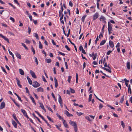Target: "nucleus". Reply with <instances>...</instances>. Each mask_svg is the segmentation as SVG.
Segmentation results:
<instances>
[{"mask_svg": "<svg viewBox=\"0 0 132 132\" xmlns=\"http://www.w3.org/2000/svg\"><path fill=\"white\" fill-rule=\"evenodd\" d=\"M69 123L71 125L73 126L75 132H77L78 131L77 125L76 123L70 120V121Z\"/></svg>", "mask_w": 132, "mask_h": 132, "instance_id": "1", "label": "nucleus"}, {"mask_svg": "<svg viewBox=\"0 0 132 132\" xmlns=\"http://www.w3.org/2000/svg\"><path fill=\"white\" fill-rule=\"evenodd\" d=\"M32 86L36 88L40 86V84L37 81L33 82Z\"/></svg>", "mask_w": 132, "mask_h": 132, "instance_id": "2", "label": "nucleus"}, {"mask_svg": "<svg viewBox=\"0 0 132 132\" xmlns=\"http://www.w3.org/2000/svg\"><path fill=\"white\" fill-rule=\"evenodd\" d=\"M21 111L23 113V115L24 116L26 117L27 118H29V117H28V116L27 113H26V111L24 110L23 109H21Z\"/></svg>", "mask_w": 132, "mask_h": 132, "instance_id": "3", "label": "nucleus"}, {"mask_svg": "<svg viewBox=\"0 0 132 132\" xmlns=\"http://www.w3.org/2000/svg\"><path fill=\"white\" fill-rule=\"evenodd\" d=\"M30 73L32 77L34 78H37V77L35 75V73L33 71L31 70L30 71Z\"/></svg>", "mask_w": 132, "mask_h": 132, "instance_id": "4", "label": "nucleus"}, {"mask_svg": "<svg viewBox=\"0 0 132 132\" xmlns=\"http://www.w3.org/2000/svg\"><path fill=\"white\" fill-rule=\"evenodd\" d=\"M99 16V14L98 13H96L94 15H93V20H95Z\"/></svg>", "mask_w": 132, "mask_h": 132, "instance_id": "5", "label": "nucleus"}, {"mask_svg": "<svg viewBox=\"0 0 132 132\" xmlns=\"http://www.w3.org/2000/svg\"><path fill=\"white\" fill-rule=\"evenodd\" d=\"M16 79L17 81V84L18 86L20 87L21 88L22 85L20 84V81L18 78H16Z\"/></svg>", "mask_w": 132, "mask_h": 132, "instance_id": "6", "label": "nucleus"}, {"mask_svg": "<svg viewBox=\"0 0 132 132\" xmlns=\"http://www.w3.org/2000/svg\"><path fill=\"white\" fill-rule=\"evenodd\" d=\"M0 36H1L2 38H3L7 42L9 43V41L8 38H6L3 35L1 34H0Z\"/></svg>", "mask_w": 132, "mask_h": 132, "instance_id": "7", "label": "nucleus"}, {"mask_svg": "<svg viewBox=\"0 0 132 132\" xmlns=\"http://www.w3.org/2000/svg\"><path fill=\"white\" fill-rule=\"evenodd\" d=\"M5 103L4 102H2L1 104L0 109H2L5 108Z\"/></svg>", "mask_w": 132, "mask_h": 132, "instance_id": "8", "label": "nucleus"}, {"mask_svg": "<svg viewBox=\"0 0 132 132\" xmlns=\"http://www.w3.org/2000/svg\"><path fill=\"white\" fill-rule=\"evenodd\" d=\"M109 45L110 47L113 48L114 47V44L113 43L112 41L110 40L109 42Z\"/></svg>", "mask_w": 132, "mask_h": 132, "instance_id": "9", "label": "nucleus"}, {"mask_svg": "<svg viewBox=\"0 0 132 132\" xmlns=\"http://www.w3.org/2000/svg\"><path fill=\"white\" fill-rule=\"evenodd\" d=\"M63 123L64 124V127L67 128H68V125L67 124L66 122L65 121L64 119L63 120Z\"/></svg>", "mask_w": 132, "mask_h": 132, "instance_id": "10", "label": "nucleus"}, {"mask_svg": "<svg viewBox=\"0 0 132 132\" xmlns=\"http://www.w3.org/2000/svg\"><path fill=\"white\" fill-rule=\"evenodd\" d=\"M12 123L15 128H16L17 126V124L13 120H12Z\"/></svg>", "mask_w": 132, "mask_h": 132, "instance_id": "11", "label": "nucleus"}, {"mask_svg": "<svg viewBox=\"0 0 132 132\" xmlns=\"http://www.w3.org/2000/svg\"><path fill=\"white\" fill-rule=\"evenodd\" d=\"M17 57L21 59V55L18 52H16L15 53Z\"/></svg>", "mask_w": 132, "mask_h": 132, "instance_id": "12", "label": "nucleus"}, {"mask_svg": "<svg viewBox=\"0 0 132 132\" xmlns=\"http://www.w3.org/2000/svg\"><path fill=\"white\" fill-rule=\"evenodd\" d=\"M27 78L28 80V81L29 82V83L30 85H31L32 84V80H31L29 78L28 76H27Z\"/></svg>", "mask_w": 132, "mask_h": 132, "instance_id": "13", "label": "nucleus"}, {"mask_svg": "<svg viewBox=\"0 0 132 132\" xmlns=\"http://www.w3.org/2000/svg\"><path fill=\"white\" fill-rule=\"evenodd\" d=\"M8 50L9 51V53H10V54L11 55L12 57H13V61L14 62V58L13 54L12 53L11 51H10L9 49H8Z\"/></svg>", "mask_w": 132, "mask_h": 132, "instance_id": "14", "label": "nucleus"}, {"mask_svg": "<svg viewBox=\"0 0 132 132\" xmlns=\"http://www.w3.org/2000/svg\"><path fill=\"white\" fill-rule=\"evenodd\" d=\"M59 103L60 104H62V100L61 98V96H60V95H59Z\"/></svg>", "mask_w": 132, "mask_h": 132, "instance_id": "15", "label": "nucleus"}, {"mask_svg": "<svg viewBox=\"0 0 132 132\" xmlns=\"http://www.w3.org/2000/svg\"><path fill=\"white\" fill-rule=\"evenodd\" d=\"M30 97L31 99L32 100V102L35 105H36V103L34 100V98L31 96H30Z\"/></svg>", "mask_w": 132, "mask_h": 132, "instance_id": "16", "label": "nucleus"}, {"mask_svg": "<svg viewBox=\"0 0 132 132\" xmlns=\"http://www.w3.org/2000/svg\"><path fill=\"white\" fill-rule=\"evenodd\" d=\"M19 70L20 73L22 75H24V73L23 70L21 69H20Z\"/></svg>", "mask_w": 132, "mask_h": 132, "instance_id": "17", "label": "nucleus"}, {"mask_svg": "<svg viewBox=\"0 0 132 132\" xmlns=\"http://www.w3.org/2000/svg\"><path fill=\"white\" fill-rule=\"evenodd\" d=\"M37 91L38 92H43L44 90L41 87H39L37 89Z\"/></svg>", "mask_w": 132, "mask_h": 132, "instance_id": "18", "label": "nucleus"}, {"mask_svg": "<svg viewBox=\"0 0 132 132\" xmlns=\"http://www.w3.org/2000/svg\"><path fill=\"white\" fill-rule=\"evenodd\" d=\"M103 69L104 70H106L107 71H108L109 73H111V70L110 69H108L106 68L105 67H103Z\"/></svg>", "mask_w": 132, "mask_h": 132, "instance_id": "19", "label": "nucleus"}, {"mask_svg": "<svg viewBox=\"0 0 132 132\" xmlns=\"http://www.w3.org/2000/svg\"><path fill=\"white\" fill-rule=\"evenodd\" d=\"M108 29H112V24L110 23L109 22L108 23Z\"/></svg>", "mask_w": 132, "mask_h": 132, "instance_id": "20", "label": "nucleus"}, {"mask_svg": "<svg viewBox=\"0 0 132 132\" xmlns=\"http://www.w3.org/2000/svg\"><path fill=\"white\" fill-rule=\"evenodd\" d=\"M14 93L17 96L18 99L21 102L22 101L21 100V97H20L16 93Z\"/></svg>", "mask_w": 132, "mask_h": 132, "instance_id": "21", "label": "nucleus"}, {"mask_svg": "<svg viewBox=\"0 0 132 132\" xmlns=\"http://www.w3.org/2000/svg\"><path fill=\"white\" fill-rule=\"evenodd\" d=\"M127 69L129 70L130 68V63L129 62H127Z\"/></svg>", "mask_w": 132, "mask_h": 132, "instance_id": "22", "label": "nucleus"}, {"mask_svg": "<svg viewBox=\"0 0 132 132\" xmlns=\"http://www.w3.org/2000/svg\"><path fill=\"white\" fill-rule=\"evenodd\" d=\"M106 42V40H102L100 43V45L101 46L103 45Z\"/></svg>", "mask_w": 132, "mask_h": 132, "instance_id": "23", "label": "nucleus"}, {"mask_svg": "<svg viewBox=\"0 0 132 132\" xmlns=\"http://www.w3.org/2000/svg\"><path fill=\"white\" fill-rule=\"evenodd\" d=\"M100 21H101L102 20H105V18L102 15L100 18Z\"/></svg>", "mask_w": 132, "mask_h": 132, "instance_id": "24", "label": "nucleus"}, {"mask_svg": "<svg viewBox=\"0 0 132 132\" xmlns=\"http://www.w3.org/2000/svg\"><path fill=\"white\" fill-rule=\"evenodd\" d=\"M46 62L48 63H50L51 62V59H46L45 60Z\"/></svg>", "mask_w": 132, "mask_h": 132, "instance_id": "25", "label": "nucleus"}, {"mask_svg": "<svg viewBox=\"0 0 132 132\" xmlns=\"http://www.w3.org/2000/svg\"><path fill=\"white\" fill-rule=\"evenodd\" d=\"M124 96H123V95L122 96V97L121 98L120 102L121 103H122L124 101Z\"/></svg>", "mask_w": 132, "mask_h": 132, "instance_id": "26", "label": "nucleus"}, {"mask_svg": "<svg viewBox=\"0 0 132 132\" xmlns=\"http://www.w3.org/2000/svg\"><path fill=\"white\" fill-rule=\"evenodd\" d=\"M86 15H84L82 17V18H81V20L82 22H84L85 19L86 17Z\"/></svg>", "mask_w": 132, "mask_h": 132, "instance_id": "27", "label": "nucleus"}, {"mask_svg": "<svg viewBox=\"0 0 132 132\" xmlns=\"http://www.w3.org/2000/svg\"><path fill=\"white\" fill-rule=\"evenodd\" d=\"M21 44L24 47V48L26 50H28V48L26 47L25 44H24L23 43H22Z\"/></svg>", "mask_w": 132, "mask_h": 132, "instance_id": "28", "label": "nucleus"}, {"mask_svg": "<svg viewBox=\"0 0 132 132\" xmlns=\"http://www.w3.org/2000/svg\"><path fill=\"white\" fill-rule=\"evenodd\" d=\"M55 126L59 130H60V131H62V130L60 129L59 128L60 127H61V125H60V126H58V125H56Z\"/></svg>", "mask_w": 132, "mask_h": 132, "instance_id": "29", "label": "nucleus"}, {"mask_svg": "<svg viewBox=\"0 0 132 132\" xmlns=\"http://www.w3.org/2000/svg\"><path fill=\"white\" fill-rule=\"evenodd\" d=\"M13 117L14 119L16 121H17L18 119H17L16 117V114L15 113H14L13 115Z\"/></svg>", "mask_w": 132, "mask_h": 132, "instance_id": "30", "label": "nucleus"}, {"mask_svg": "<svg viewBox=\"0 0 132 132\" xmlns=\"http://www.w3.org/2000/svg\"><path fill=\"white\" fill-rule=\"evenodd\" d=\"M92 95L91 94H90L89 95V98L88 99V102H89L92 100Z\"/></svg>", "mask_w": 132, "mask_h": 132, "instance_id": "31", "label": "nucleus"}, {"mask_svg": "<svg viewBox=\"0 0 132 132\" xmlns=\"http://www.w3.org/2000/svg\"><path fill=\"white\" fill-rule=\"evenodd\" d=\"M121 124L123 127V129L125 127V125L124 123L123 122V121H121Z\"/></svg>", "mask_w": 132, "mask_h": 132, "instance_id": "32", "label": "nucleus"}, {"mask_svg": "<svg viewBox=\"0 0 132 132\" xmlns=\"http://www.w3.org/2000/svg\"><path fill=\"white\" fill-rule=\"evenodd\" d=\"M71 76H68V79L67 81L69 83H70V80H71Z\"/></svg>", "mask_w": 132, "mask_h": 132, "instance_id": "33", "label": "nucleus"}, {"mask_svg": "<svg viewBox=\"0 0 132 132\" xmlns=\"http://www.w3.org/2000/svg\"><path fill=\"white\" fill-rule=\"evenodd\" d=\"M34 36L37 39H38V36L37 34L36 33H34Z\"/></svg>", "mask_w": 132, "mask_h": 132, "instance_id": "34", "label": "nucleus"}, {"mask_svg": "<svg viewBox=\"0 0 132 132\" xmlns=\"http://www.w3.org/2000/svg\"><path fill=\"white\" fill-rule=\"evenodd\" d=\"M31 50L32 51V52L33 53V54H35V50H34V48L32 46H31Z\"/></svg>", "mask_w": 132, "mask_h": 132, "instance_id": "35", "label": "nucleus"}, {"mask_svg": "<svg viewBox=\"0 0 132 132\" xmlns=\"http://www.w3.org/2000/svg\"><path fill=\"white\" fill-rule=\"evenodd\" d=\"M103 107V105L101 103H100L99 106V109L100 110Z\"/></svg>", "mask_w": 132, "mask_h": 132, "instance_id": "36", "label": "nucleus"}, {"mask_svg": "<svg viewBox=\"0 0 132 132\" xmlns=\"http://www.w3.org/2000/svg\"><path fill=\"white\" fill-rule=\"evenodd\" d=\"M8 4L10 5L14 9H15L16 8V7L11 3H9Z\"/></svg>", "mask_w": 132, "mask_h": 132, "instance_id": "37", "label": "nucleus"}, {"mask_svg": "<svg viewBox=\"0 0 132 132\" xmlns=\"http://www.w3.org/2000/svg\"><path fill=\"white\" fill-rule=\"evenodd\" d=\"M39 104L40 105V107L42 109H44V108L43 105V104L42 103H39Z\"/></svg>", "mask_w": 132, "mask_h": 132, "instance_id": "38", "label": "nucleus"}, {"mask_svg": "<svg viewBox=\"0 0 132 132\" xmlns=\"http://www.w3.org/2000/svg\"><path fill=\"white\" fill-rule=\"evenodd\" d=\"M70 89L72 93H74L75 92V90L73 89H72L71 88H70Z\"/></svg>", "mask_w": 132, "mask_h": 132, "instance_id": "39", "label": "nucleus"}, {"mask_svg": "<svg viewBox=\"0 0 132 132\" xmlns=\"http://www.w3.org/2000/svg\"><path fill=\"white\" fill-rule=\"evenodd\" d=\"M46 108L48 109L50 111H51L52 112H53L52 109L50 108L48 106H46Z\"/></svg>", "mask_w": 132, "mask_h": 132, "instance_id": "40", "label": "nucleus"}, {"mask_svg": "<svg viewBox=\"0 0 132 132\" xmlns=\"http://www.w3.org/2000/svg\"><path fill=\"white\" fill-rule=\"evenodd\" d=\"M65 47L68 51H70V49L68 47L67 45H65Z\"/></svg>", "mask_w": 132, "mask_h": 132, "instance_id": "41", "label": "nucleus"}, {"mask_svg": "<svg viewBox=\"0 0 132 132\" xmlns=\"http://www.w3.org/2000/svg\"><path fill=\"white\" fill-rule=\"evenodd\" d=\"M85 118L88 120L89 121H90L92 120L90 119V118L89 116H86L85 117Z\"/></svg>", "mask_w": 132, "mask_h": 132, "instance_id": "42", "label": "nucleus"}, {"mask_svg": "<svg viewBox=\"0 0 132 132\" xmlns=\"http://www.w3.org/2000/svg\"><path fill=\"white\" fill-rule=\"evenodd\" d=\"M128 93L129 92H130L131 91V89L130 88V85H129L128 86Z\"/></svg>", "mask_w": 132, "mask_h": 132, "instance_id": "43", "label": "nucleus"}, {"mask_svg": "<svg viewBox=\"0 0 132 132\" xmlns=\"http://www.w3.org/2000/svg\"><path fill=\"white\" fill-rule=\"evenodd\" d=\"M35 61L36 63L38 65V60L37 59V57H35Z\"/></svg>", "mask_w": 132, "mask_h": 132, "instance_id": "44", "label": "nucleus"}, {"mask_svg": "<svg viewBox=\"0 0 132 132\" xmlns=\"http://www.w3.org/2000/svg\"><path fill=\"white\" fill-rule=\"evenodd\" d=\"M78 75L77 73H76V82L77 83L78 82Z\"/></svg>", "mask_w": 132, "mask_h": 132, "instance_id": "45", "label": "nucleus"}, {"mask_svg": "<svg viewBox=\"0 0 132 132\" xmlns=\"http://www.w3.org/2000/svg\"><path fill=\"white\" fill-rule=\"evenodd\" d=\"M47 117L48 119L51 121L52 122H53V120H52V119L50 117H49L48 116H47Z\"/></svg>", "mask_w": 132, "mask_h": 132, "instance_id": "46", "label": "nucleus"}, {"mask_svg": "<svg viewBox=\"0 0 132 132\" xmlns=\"http://www.w3.org/2000/svg\"><path fill=\"white\" fill-rule=\"evenodd\" d=\"M65 114L68 117L69 116L70 114L69 113L67 110H65Z\"/></svg>", "mask_w": 132, "mask_h": 132, "instance_id": "47", "label": "nucleus"}, {"mask_svg": "<svg viewBox=\"0 0 132 132\" xmlns=\"http://www.w3.org/2000/svg\"><path fill=\"white\" fill-rule=\"evenodd\" d=\"M76 113L77 115L79 116H80L83 114V113L81 112L78 113V112H77Z\"/></svg>", "mask_w": 132, "mask_h": 132, "instance_id": "48", "label": "nucleus"}, {"mask_svg": "<svg viewBox=\"0 0 132 132\" xmlns=\"http://www.w3.org/2000/svg\"><path fill=\"white\" fill-rule=\"evenodd\" d=\"M106 106H108V107H110V108H111L112 109H115L114 108V107H112V106H111L109 104H107L106 105Z\"/></svg>", "mask_w": 132, "mask_h": 132, "instance_id": "49", "label": "nucleus"}, {"mask_svg": "<svg viewBox=\"0 0 132 132\" xmlns=\"http://www.w3.org/2000/svg\"><path fill=\"white\" fill-rule=\"evenodd\" d=\"M58 54H61L63 56H64L65 55V54L64 53H63L61 52L60 51H59L58 52Z\"/></svg>", "mask_w": 132, "mask_h": 132, "instance_id": "50", "label": "nucleus"}, {"mask_svg": "<svg viewBox=\"0 0 132 132\" xmlns=\"http://www.w3.org/2000/svg\"><path fill=\"white\" fill-rule=\"evenodd\" d=\"M1 68L3 72H4L5 73H7L6 71L5 70L4 68L2 66L1 67Z\"/></svg>", "mask_w": 132, "mask_h": 132, "instance_id": "51", "label": "nucleus"}, {"mask_svg": "<svg viewBox=\"0 0 132 132\" xmlns=\"http://www.w3.org/2000/svg\"><path fill=\"white\" fill-rule=\"evenodd\" d=\"M25 89L26 90V92L27 93L29 94V91L28 90V88L27 87H26L25 88Z\"/></svg>", "mask_w": 132, "mask_h": 132, "instance_id": "52", "label": "nucleus"}, {"mask_svg": "<svg viewBox=\"0 0 132 132\" xmlns=\"http://www.w3.org/2000/svg\"><path fill=\"white\" fill-rule=\"evenodd\" d=\"M108 32H109V34L110 35L111 32L112 31V29H108Z\"/></svg>", "mask_w": 132, "mask_h": 132, "instance_id": "53", "label": "nucleus"}, {"mask_svg": "<svg viewBox=\"0 0 132 132\" xmlns=\"http://www.w3.org/2000/svg\"><path fill=\"white\" fill-rule=\"evenodd\" d=\"M10 19L12 20L13 22H15L14 19L12 17H10Z\"/></svg>", "mask_w": 132, "mask_h": 132, "instance_id": "54", "label": "nucleus"}, {"mask_svg": "<svg viewBox=\"0 0 132 132\" xmlns=\"http://www.w3.org/2000/svg\"><path fill=\"white\" fill-rule=\"evenodd\" d=\"M69 6L72 7L73 6V4L72 3L71 1H70L69 3Z\"/></svg>", "mask_w": 132, "mask_h": 132, "instance_id": "55", "label": "nucleus"}, {"mask_svg": "<svg viewBox=\"0 0 132 132\" xmlns=\"http://www.w3.org/2000/svg\"><path fill=\"white\" fill-rule=\"evenodd\" d=\"M104 27H105V25H104L103 26L102 28V33H103L104 32Z\"/></svg>", "mask_w": 132, "mask_h": 132, "instance_id": "56", "label": "nucleus"}, {"mask_svg": "<svg viewBox=\"0 0 132 132\" xmlns=\"http://www.w3.org/2000/svg\"><path fill=\"white\" fill-rule=\"evenodd\" d=\"M29 18H30V21H32V20H33L32 19V16L30 15H30H29Z\"/></svg>", "mask_w": 132, "mask_h": 132, "instance_id": "57", "label": "nucleus"}, {"mask_svg": "<svg viewBox=\"0 0 132 132\" xmlns=\"http://www.w3.org/2000/svg\"><path fill=\"white\" fill-rule=\"evenodd\" d=\"M102 32H101L100 33V35H99V37L100 38H101V36L102 37H103V35L102 34Z\"/></svg>", "mask_w": 132, "mask_h": 132, "instance_id": "58", "label": "nucleus"}, {"mask_svg": "<svg viewBox=\"0 0 132 132\" xmlns=\"http://www.w3.org/2000/svg\"><path fill=\"white\" fill-rule=\"evenodd\" d=\"M83 47L81 45L79 46V50L80 51H82L83 50Z\"/></svg>", "mask_w": 132, "mask_h": 132, "instance_id": "59", "label": "nucleus"}, {"mask_svg": "<svg viewBox=\"0 0 132 132\" xmlns=\"http://www.w3.org/2000/svg\"><path fill=\"white\" fill-rule=\"evenodd\" d=\"M112 52V51H109L107 52V53L106 54L107 55H109L110 53Z\"/></svg>", "mask_w": 132, "mask_h": 132, "instance_id": "60", "label": "nucleus"}, {"mask_svg": "<svg viewBox=\"0 0 132 132\" xmlns=\"http://www.w3.org/2000/svg\"><path fill=\"white\" fill-rule=\"evenodd\" d=\"M31 32V29L29 27L28 28V32L29 34H30Z\"/></svg>", "mask_w": 132, "mask_h": 132, "instance_id": "61", "label": "nucleus"}, {"mask_svg": "<svg viewBox=\"0 0 132 132\" xmlns=\"http://www.w3.org/2000/svg\"><path fill=\"white\" fill-rule=\"evenodd\" d=\"M35 112L40 117L42 116V115L38 112L36 111H35Z\"/></svg>", "mask_w": 132, "mask_h": 132, "instance_id": "62", "label": "nucleus"}, {"mask_svg": "<svg viewBox=\"0 0 132 132\" xmlns=\"http://www.w3.org/2000/svg\"><path fill=\"white\" fill-rule=\"evenodd\" d=\"M97 56V53H96L94 55V56L93 57V59L94 60H95L96 58V57Z\"/></svg>", "mask_w": 132, "mask_h": 132, "instance_id": "63", "label": "nucleus"}, {"mask_svg": "<svg viewBox=\"0 0 132 132\" xmlns=\"http://www.w3.org/2000/svg\"><path fill=\"white\" fill-rule=\"evenodd\" d=\"M1 24L3 26H4L6 27H7V26L6 24H4L3 23H2Z\"/></svg>", "mask_w": 132, "mask_h": 132, "instance_id": "64", "label": "nucleus"}]
</instances>
